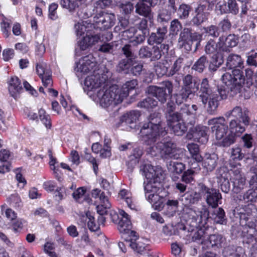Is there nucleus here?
<instances>
[{"label": "nucleus", "instance_id": "nucleus-1", "mask_svg": "<svg viewBox=\"0 0 257 257\" xmlns=\"http://www.w3.org/2000/svg\"><path fill=\"white\" fill-rule=\"evenodd\" d=\"M167 132L161 120L159 113H151L148 117V122L145 123L140 131L142 140L147 145L158 142L148 149V152L152 156L160 155L162 158H176L174 154L176 145L165 137Z\"/></svg>", "mask_w": 257, "mask_h": 257}, {"label": "nucleus", "instance_id": "nucleus-2", "mask_svg": "<svg viewBox=\"0 0 257 257\" xmlns=\"http://www.w3.org/2000/svg\"><path fill=\"white\" fill-rule=\"evenodd\" d=\"M165 113L168 126L176 136H182L186 132L187 127L184 121L191 125L195 124V120H189V117H194V113L190 111L188 104H183L176 111L175 104L173 101H169L166 104Z\"/></svg>", "mask_w": 257, "mask_h": 257}, {"label": "nucleus", "instance_id": "nucleus-3", "mask_svg": "<svg viewBox=\"0 0 257 257\" xmlns=\"http://www.w3.org/2000/svg\"><path fill=\"white\" fill-rule=\"evenodd\" d=\"M226 65L231 72H226L221 76V81L228 87L232 96L240 92L245 83L243 72L239 68H243V60L239 55L230 54L226 59Z\"/></svg>", "mask_w": 257, "mask_h": 257}, {"label": "nucleus", "instance_id": "nucleus-4", "mask_svg": "<svg viewBox=\"0 0 257 257\" xmlns=\"http://www.w3.org/2000/svg\"><path fill=\"white\" fill-rule=\"evenodd\" d=\"M209 215V211L206 207H203L200 210L198 211L190 210L187 222L190 226V231H194L192 236V239L194 241L204 237L205 234V225L207 224Z\"/></svg>", "mask_w": 257, "mask_h": 257}, {"label": "nucleus", "instance_id": "nucleus-5", "mask_svg": "<svg viewBox=\"0 0 257 257\" xmlns=\"http://www.w3.org/2000/svg\"><path fill=\"white\" fill-rule=\"evenodd\" d=\"M199 97L202 104L206 106L207 112L209 114H214L220 100L218 94L213 90L206 78H203L201 83Z\"/></svg>", "mask_w": 257, "mask_h": 257}, {"label": "nucleus", "instance_id": "nucleus-6", "mask_svg": "<svg viewBox=\"0 0 257 257\" xmlns=\"http://www.w3.org/2000/svg\"><path fill=\"white\" fill-rule=\"evenodd\" d=\"M120 90L117 85H114L109 87H103L97 92V96L100 105L107 108L120 103L123 98L119 93Z\"/></svg>", "mask_w": 257, "mask_h": 257}, {"label": "nucleus", "instance_id": "nucleus-7", "mask_svg": "<svg viewBox=\"0 0 257 257\" xmlns=\"http://www.w3.org/2000/svg\"><path fill=\"white\" fill-rule=\"evenodd\" d=\"M118 216L114 214L112 216L113 222L117 224V228L123 236L132 237L133 239H137L139 237L138 234L135 231L132 230V225L129 215L123 210L119 211Z\"/></svg>", "mask_w": 257, "mask_h": 257}, {"label": "nucleus", "instance_id": "nucleus-8", "mask_svg": "<svg viewBox=\"0 0 257 257\" xmlns=\"http://www.w3.org/2000/svg\"><path fill=\"white\" fill-rule=\"evenodd\" d=\"M160 180L148 181L144 186L146 198L152 203L156 209L160 210L163 207V199L158 194L160 189Z\"/></svg>", "mask_w": 257, "mask_h": 257}, {"label": "nucleus", "instance_id": "nucleus-9", "mask_svg": "<svg viewBox=\"0 0 257 257\" xmlns=\"http://www.w3.org/2000/svg\"><path fill=\"white\" fill-rule=\"evenodd\" d=\"M160 86H149L147 88L148 94L155 97L161 103L166 102L168 97L172 94L173 85L172 82L166 80L160 83Z\"/></svg>", "mask_w": 257, "mask_h": 257}, {"label": "nucleus", "instance_id": "nucleus-10", "mask_svg": "<svg viewBox=\"0 0 257 257\" xmlns=\"http://www.w3.org/2000/svg\"><path fill=\"white\" fill-rule=\"evenodd\" d=\"M115 22L114 14L101 11L94 16L92 25L95 29L105 30L112 27Z\"/></svg>", "mask_w": 257, "mask_h": 257}, {"label": "nucleus", "instance_id": "nucleus-11", "mask_svg": "<svg viewBox=\"0 0 257 257\" xmlns=\"http://www.w3.org/2000/svg\"><path fill=\"white\" fill-rule=\"evenodd\" d=\"M98 67L95 58L90 54L82 58L76 63L75 70L78 77H79L91 71L95 73L96 70H98Z\"/></svg>", "mask_w": 257, "mask_h": 257}, {"label": "nucleus", "instance_id": "nucleus-12", "mask_svg": "<svg viewBox=\"0 0 257 257\" xmlns=\"http://www.w3.org/2000/svg\"><path fill=\"white\" fill-rule=\"evenodd\" d=\"M200 193L205 197L207 204L213 208H216L221 203L222 196L219 190L210 188L204 184H199Z\"/></svg>", "mask_w": 257, "mask_h": 257}, {"label": "nucleus", "instance_id": "nucleus-13", "mask_svg": "<svg viewBox=\"0 0 257 257\" xmlns=\"http://www.w3.org/2000/svg\"><path fill=\"white\" fill-rule=\"evenodd\" d=\"M208 124L211 125V131L217 140L223 139L229 128L225 119L223 116L215 117L208 120Z\"/></svg>", "mask_w": 257, "mask_h": 257}, {"label": "nucleus", "instance_id": "nucleus-14", "mask_svg": "<svg viewBox=\"0 0 257 257\" xmlns=\"http://www.w3.org/2000/svg\"><path fill=\"white\" fill-rule=\"evenodd\" d=\"M249 113L247 108H242L240 106L236 105L232 109L227 111L225 113L224 116L227 118L232 117L234 118L233 119L241 120L242 123L244 125H248L250 122Z\"/></svg>", "mask_w": 257, "mask_h": 257}, {"label": "nucleus", "instance_id": "nucleus-15", "mask_svg": "<svg viewBox=\"0 0 257 257\" xmlns=\"http://www.w3.org/2000/svg\"><path fill=\"white\" fill-rule=\"evenodd\" d=\"M105 78L98 73L87 76L84 81L83 89L87 94L100 87L105 82Z\"/></svg>", "mask_w": 257, "mask_h": 257}, {"label": "nucleus", "instance_id": "nucleus-16", "mask_svg": "<svg viewBox=\"0 0 257 257\" xmlns=\"http://www.w3.org/2000/svg\"><path fill=\"white\" fill-rule=\"evenodd\" d=\"M36 71L45 87L52 86V72L49 66L44 62H40L36 66Z\"/></svg>", "mask_w": 257, "mask_h": 257}, {"label": "nucleus", "instance_id": "nucleus-17", "mask_svg": "<svg viewBox=\"0 0 257 257\" xmlns=\"http://www.w3.org/2000/svg\"><path fill=\"white\" fill-rule=\"evenodd\" d=\"M219 52H230L233 47L238 44V38L234 34H229L225 37L221 36L219 38Z\"/></svg>", "mask_w": 257, "mask_h": 257}, {"label": "nucleus", "instance_id": "nucleus-18", "mask_svg": "<svg viewBox=\"0 0 257 257\" xmlns=\"http://www.w3.org/2000/svg\"><path fill=\"white\" fill-rule=\"evenodd\" d=\"M142 174L145 176L149 181H159L162 176V170L159 168H155L152 165L145 164L141 168Z\"/></svg>", "mask_w": 257, "mask_h": 257}, {"label": "nucleus", "instance_id": "nucleus-19", "mask_svg": "<svg viewBox=\"0 0 257 257\" xmlns=\"http://www.w3.org/2000/svg\"><path fill=\"white\" fill-rule=\"evenodd\" d=\"M192 29L184 28L181 31L178 41V46L180 48L184 49L187 51L191 50V41L190 40Z\"/></svg>", "mask_w": 257, "mask_h": 257}, {"label": "nucleus", "instance_id": "nucleus-20", "mask_svg": "<svg viewBox=\"0 0 257 257\" xmlns=\"http://www.w3.org/2000/svg\"><path fill=\"white\" fill-rule=\"evenodd\" d=\"M202 167L208 172L213 171L217 165L218 157L215 153H206L202 157Z\"/></svg>", "mask_w": 257, "mask_h": 257}, {"label": "nucleus", "instance_id": "nucleus-21", "mask_svg": "<svg viewBox=\"0 0 257 257\" xmlns=\"http://www.w3.org/2000/svg\"><path fill=\"white\" fill-rule=\"evenodd\" d=\"M135 12L144 18H148L150 21L153 19L154 13L152 12V7L142 1H139L135 6Z\"/></svg>", "mask_w": 257, "mask_h": 257}, {"label": "nucleus", "instance_id": "nucleus-22", "mask_svg": "<svg viewBox=\"0 0 257 257\" xmlns=\"http://www.w3.org/2000/svg\"><path fill=\"white\" fill-rule=\"evenodd\" d=\"M193 94H194V93L191 90L182 86L181 89L177 93L172 95L173 100L171 101H173L175 105H179L182 104L184 102L186 101L189 96Z\"/></svg>", "mask_w": 257, "mask_h": 257}, {"label": "nucleus", "instance_id": "nucleus-23", "mask_svg": "<svg viewBox=\"0 0 257 257\" xmlns=\"http://www.w3.org/2000/svg\"><path fill=\"white\" fill-rule=\"evenodd\" d=\"M201 196L200 193L191 191L184 193L181 198V201L184 205L195 204L201 200Z\"/></svg>", "mask_w": 257, "mask_h": 257}, {"label": "nucleus", "instance_id": "nucleus-24", "mask_svg": "<svg viewBox=\"0 0 257 257\" xmlns=\"http://www.w3.org/2000/svg\"><path fill=\"white\" fill-rule=\"evenodd\" d=\"M99 39L100 36L98 35L90 36L87 34L78 42V45L81 50H86L97 43Z\"/></svg>", "mask_w": 257, "mask_h": 257}, {"label": "nucleus", "instance_id": "nucleus-25", "mask_svg": "<svg viewBox=\"0 0 257 257\" xmlns=\"http://www.w3.org/2000/svg\"><path fill=\"white\" fill-rule=\"evenodd\" d=\"M245 126L242 123L241 120L232 119L229 123L228 128L230 133L239 137L245 131Z\"/></svg>", "mask_w": 257, "mask_h": 257}, {"label": "nucleus", "instance_id": "nucleus-26", "mask_svg": "<svg viewBox=\"0 0 257 257\" xmlns=\"http://www.w3.org/2000/svg\"><path fill=\"white\" fill-rule=\"evenodd\" d=\"M167 33V26L159 27L157 28L156 33H152L149 39L151 42L161 44L166 37Z\"/></svg>", "mask_w": 257, "mask_h": 257}, {"label": "nucleus", "instance_id": "nucleus-27", "mask_svg": "<svg viewBox=\"0 0 257 257\" xmlns=\"http://www.w3.org/2000/svg\"><path fill=\"white\" fill-rule=\"evenodd\" d=\"M167 167L169 172L172 173V176L182 174L185 169V165L183 163L173 161H170L167 164ZM172 178L175 181L178 179V177L172 176Z\"/></svg>", "mask_w": 257, "mask_h": 257}, {"label": "nucleus", "instance_id": "nucleus-28", "mask_svg": "<svg viewBox=\"0 0 257 257\" xmlns=\"http://www.w3.org/2000/svg\"><path fill=\"white\" fill-rule=\"evenodd\" d=\"M217 179L221 191L225 193H228L230 190V175L228 172L223 170L222 173L217 177Z\"/></svg>", "mask_w": 257, "mask_h": 257}, {"label": "nucleus", "instance_id": "nucleus-29", "mask_svg": "<svg viewBox=\"0 0 257 257\" xmlns=\"http://www.w3.org/2000/svg\"><path fill=\"white\" fill-rule=\"evenodd\" d=\"M183 87L195 93L198 89L199 83L197 79L194 78L191 75L187 74L182 79Z\"/></svg>", "mask_w": 257, "mask_h": 257}, {"label": "nucleus", "instance_id": "nucleus-30", "mask_svg": "<svg viewBox=\"0 0 257 257\" xmlns=\"http://www.w3.org/2000/svg\"><path fill=\"white\" fill-rule=\"evenodd\" d=\"M223 253L225 257H245L244 249L240 246L229 245L224 248Z\"/></svg>", "mask_w": 257, "mask_h": 257}, {"label": "nucleus", "instance_id": "nucleus-31", "mask_svg": "<svg viewBox=\"0 0 257 257\" xmlns=\"http://www.w3.org/2000/svg\"><path fill=\"white\" fill-rule=\"evenodd\" d=\"M246 80L243 85L249 87L253 85V92L255 97L257 98V73L253 75V71L250 69L245 70Z\"/></svg>", "mask_w": 257, "mask_h": 257}, {"label": "nucleus", "instance_id": "nucleus-32", "mask_svg": "<svg viewBox=\"0 0 257 257\" xmlns=\"http://www.w3.org/2000/svg\"><path fill=\"white\" fill-rule=\"evenodd\" d=\"M9 91L11 95L16 98L17 94L22 90V86L19 79L16 76L12 77L9 82Z\"/></svg>", "mask_w": 257, "mask_h": 257}, {"label": "nucleus", "instance_id": "nucleus-33", "mask_svg": "<svg viewBox=\"0 0 257 257\" xmlns=\"http://www.w3.org/2000/svg\"><path fill=\"white\" fill-rule=\"evenodd\" d=\"M210 218L217 224H223L226 221L225 212L222 208H214L210 213Z\"/></svg>", "mask_w": 257, "mask_h": 257}, {"label": "nucleus", "instance_id": "nucleus-34", "mask_svg": "<svg viewBox=\"0 0 257 257\" xmlns=\"http://www.w3.org/2000/svg\"><path fill=\"white\" fill-rule=\"evenodd\" d=\"M208 128L206 126L197 125L193 131V135L198 142H204L207 140V132Z\"/></svg>", "mask_w": 257, "mask_h": 257}, {"label": "nucleus", "instance_id": "nucleus-35", "mask_svg": "<svg viewBox=\"0 0 257 257\" xmlns=\"http://www.w3.org/2000/svg\"><path fill=\"white\" fill-rule=\"evenodd\" d=\"M192 11V8L191 5L182 3L179 5L176 13L179 19L185 20L188 19Z\"/></svg>", "mask_w": 257, "mask_h": 257}, {"label": "nucleus", "instance_id": "nucleus-36", "mask_svg": "<svg viewBox=\"0 0 257 257\" xmlns=\"http://www.w3.org/2000/svg\"><path fill=\"white\" fill-rule=\"evenodd\" d=\"M130 240L126 241V244L130 246L136 252L142 254L145 250L146 246L145 243L140 240L136 241L137 239H133L132 237H129Z\"/></svg>", "mask_w": 257, "mask_h": 257}, {"label": "nucleus", "instance_id": "nucleus-37", "mask_svg": "<svg viewBox=\"0 0 257 257\" xmlns=\"http://www.w3.org/2000/svg\"><path fill=\"white\" fill-rule=\"evenodd\" d=\"M241 217L246 218H253L255 220L257 217V208L251 204L245 205L242 208V211L240 212Z\"/></svg>", "mask_w": 257, "mask_h": 257}, {"label": "nucleus", "instance_id": "nucleus-38", "mask_svg": "<svg viewBox=\"0 0 257 257\" xmlns=\"http://www.w3.org/2000/svg\"><path fill=\"white\" fill-rule=\"evenodd\" d=\"M100 200L101 201V205L97 206V212L99 215H103L107 213V209L110 208L111 204L104 192L101 193Z\"/></svg>", "mask_w": 257, "mask_h": 257}, {"label": "nucleus", "instance_id": "nucleus-39", "mask_svg": "<svg viewBox=\"0 0 257 257\" xmlns=\"http://www.w3.org/2000/svg\"><path fill=\"white\" fill-rule=\"evenodd\" d=\"M187 148L192 158L197 162H201L203 158L199 154V147L197 144L190 143L187 145Z\"/></svg>", "mask_w": 257, "mask_h": 257}, {"label": "nucleus", "instance_id": "nucleus-40", "mask_svg": "<svg viewBox=\"0 0 257 257\" xmlns=\"http://www.w3.org/2000/svg\"><path fill=\"white\" fill-rule=\"evenodd\" d=\"M83 0H61L60 5L70 12H73L82 3Z\"/></svg>", "mask_w": 257, "mask_h": 257}, {"label": "nucleus", "instance_id": "nucleus-41", "mask_svg": "<svg viewBox=\"0 0 257 257\" xmlns=\"http://www.w3.org/2000/svg\"><path fill=\"white\" fill-rule=\"evenodd\" d=\"M209 240L212 247H221L224 244L225 238L219 234H214L210 235Z\"/></svg>", "mask_w": 257, "mask_h": 257}, {"label": "nucleus", "instance_id": "nucleus-42", "mask_svg": "<svg viewBox=\"0 0 257 257\" xmlns=\"http://www.w3.org/2000/svg\"><path fill=\"white\" fill-rule=\"evenodd\" d=\"M138 82L137 80L133 79L131 81L126 82L122 87L119 89L121 95L124 99L128 95L129 91L134 89L137 85Z\"/></svg>", "mask_w": 257, "mask_h": 257}, {"label": "nucleus", "instance_id": "nucleus-43", "mask_svg": "<svg viewBox=\"0 0 257 257\" xmlns=\"http://www.w3.org/2000/svg\"><path fill=\"white\" fill-rule=\"evenodd\" d=\"M170 67L169 62L166 60L162 63H159L155 66V71L158 76H162L166 75L168 76V69Z\"/></svg>", "mask_w": 257, "mask_h": 257}, {"label": "nucleus", "instance_id": "nucleus-44", "mask_svg": "<svg viewBox=\"0 0 257 257\" xmlns=\"http://www.w3.org/2000/svg\"><path fill=\"white\" fill-rule=\"evenodd\" d=\"M207 57L203 55L200 57L192 66V69L198 72H202L208 64Z\"/></svg>", "mask_w": 257, "mask_h": 257}, {"label": "nucleus", "instance_id": "nucleus-45", "mask_svg": "<svg viewBox=\"0 0 257 257\" xmlns=\"http://www.w3.org/2000/svg\"><path fill=\"white\" fill-rule=\"evenodd\" d=\"M240 143L243 150L251 149L254 144L252 136L249 134H244L241 137Z\"/></svg>", "mask_w": 257, "mask_h": 257}, {"label": "nucleus", "instance_id": "nucleus-46", "mask_svg": "<svg viewBox=\"0 0 257 257\" xmlns=\"http://www.w3.org/2000/svg\"><path fill=\"white\" fill-rule=\"evenodd\" d=\"M242 152L241 148L236 147L231 149L230 157L234 161H240L243 158L246 160V152L243 150Z\"/></svg>", "mask_w": 257, "mask_h": 257}, {"label": "nucleus", "instance_id": "nucleus-47", "mask_svg": "<svg viewBox=\"0 0 257 257\" xmlns=\"http://www.w3.org/2000/svg\"><path fill=\"white\" fill-rule=\"evenodd\" d=\"M219 39L216 42L213 39H210L208 40L205 46V52L207 54H213L219 51Z\"/></svg>", "mask_w": 257, "mask_h": 257}, {"label": "nucleus", "instance_id": "nucleus-48", "mask_svg": "<svg viewBox=\"0 0 257 257\" xmlns=\"http://www.w3.org/2000/svg\"><path fill=\"white\" fill-rule=\"evenodd\" d=\"M158 105V101L152 97H148L138 102V106L145 109L153 108Z\"/></svg>", "mask_w": 257, "mask_h": 257}, {"label": "nucleus", "instance_id": "nucleus-49", "mask_svg": "<svg viewBox=\"0 0 257 257\" xmlns=\"http://www.w3.org/2000/svg\"><path fill=\"white\" fill-rule=\"evenodd\" d=\"M257 199V188H251L246 191L242 196V200L246 202H254Z\"/></svg>", "mask_w": 257, "mask_h": 257}, {"label": "nucleus", "instance_id": "nucleus-50", "mask_svg": "<svg viewBox=\"0 0 257 257\" xmlns=\"http://www.w3.org/2000/svg\"><path fill=\"white\" fill-rule=\"evenodd\" d=\"M227 14H231L233 15H236L239 13V6L236 0H227L225 2Z\"/></svg>", "mask_w": 257, "mask_h": 257}, {"label": "nucleus", "instance_id": "nucleus-51", "mask_svg": "<svg viewBox=\"0 0 257 257\" xmlns=\"http://www.w3.org/2000/svg\"><path fill=\"white\" fill-rule=\"evenodd\" d=\"M208 19V16L201 14H196L192 18L189 23H186L185 26L193 25L199 26L205 22Z\"/></svg>", "mask_w": 257, "mask_h": 257}, {"label": "nucleus", "instance_id": "nucleus-52", "mask_svg": "<svg viewBox=\"0 0 257 257\" xmlns=\"http://www.w3.org/2000/svg\"><path fill=\"white\" fill-rule=\"evenodd\" d=\"M26 224L27 221L26 220L23 218H16L12 221L11 225L14 232L19 233Z\"/></svg>", "mask_w": 257, "mask_h": 257}, {"label": "nucleus", "instance_id": "nucleus-53", "mask_svg": "<svg viewBox=\"0 0 257 257\" xmlns=\"http://www.w3.org/2000/svg\"><path fill=\"white\" fill-rule=\"evenodd\" d=\"M233 192L236 194L240 192L246 187L245 179L242 177L236 178L233 182Z\"/></svg>", "mask_w": 257, "mask_h": 257}, {"label": "nucleus", "instance_id": "nucleus-54", "mask_svg": "<svg viewBox=\"0 0 257 257\" xmlns=\"http://www.w3.org/2000/svg\"><path fill=\"white\" fill-rule=\"evenodd\" d=\"M93 25L91 24L87 23L86 22H82L81 23H78L75 25V29L77 35L82 36L84 34L85 32L88 33V28Z\"/></svg>", "mask_w": 257, "mask_h": 257}, {"label": "nucleus", "instance_id": "nucleus-55", "mask_svg": "<svg viewBox=\"0 0 257 257\" xmlns=\"http://www.w3.org/2000/svg\"><path fill=\"white\" fill-rule=\"evenodd\" d=\"M203 29L206 34L208 36L214 38L219 36L220 29L216 25H211L207 27L203 28Z\"/></svg>", "mask_w": 257, "mask_h": 257}, {"label": "nucleus", "instance_id": "nucleus-56", "mask_svg": "<svg viewBox=\"0 0 257 257\" xmlns=\"http://www.w3.org/2000/svg\"><path fill=\"white\" fill-rule=\"evenodd\" d=\"M140 116V112L138 110H132L124 115L125 122L127 124H131L136 123Z\"/></svg>", "mask_w": 257, "mask_h": 257}, {"label": "nucleus", "instance_id": "nucleus-57", "mask_svg": "<svg viewBox=\"0 0 257 257\" xmlns=\"http://www.w3.org/2000/svg\"><path fill=\"white\" fill-rule=\"evenodd\" d=\"M183 60V59L182 58H179L175 61L172 66L170 67L168 69V77L173 76L180 71L182 66Z\"/></svg>", "mask_w": 257, "mask_h": 257}, {"label": "nucleus", "instance_id": "nucleus-58", "mask_svg": "<svg viewBox=\"0 0 257 257\" xmlns=\"http://www.w3.org/2000/svg\"><path fill=\"white\" fill-rule=\"evenodd\" d=\"M137 28L141 31L144 35H149V28L148 27V21L146 18L140 20V22L136 25Z\"/></svg>", "mask_w": 257, "mask_h": 257}, {"label": "nucleus", "instance_id": "nucleus-59", "mask_svg": "<svg viewBox=\"0 0 257 257\" xmlns=\"http://www.w3.org/2000/svg\"><path fill=\"white\" fill-rule=\"evenodd\" d=\"M132 60L130 59H121L117 66V70L118 72H127L132 65Z\"/></svg>", "mask_w": 257, "mask_h": 257}, {"label": "nucleus", "instance_id": "nucleus-60", "mask_svg": "<svg viewBox=\"0 0 257 257\" xmlns=\"http://www.w3.org/2000/svg\"><path fill=\"white\" fill-rule=\"evenodd\" d=\"M39 117L47 128H51V123L50 116L49 115L46 114V111L44 109L41 108L39 110Z\"/></svg>", "mask_w": 257, "mask_h": 257}, {"label": "nucleus", "instance_id": "nucleus-61", "mask_svg": "<svg viewBox=\"0 0 257 257\" xmlns=\"http://www.w3.org/2000/svg\"><path fill=\"white\" fill-rule=\"evenodd\" d=\"M86 215L87 218L88 219L87 222V226L88 228L91 231H97L99 228V224H97V223L95 222L94 216L91 215V213L90 212H86Z\"/></svg>", "mask_w": 257, "mask_h": 257}, {"label": "nucleus", "instance_id": "nucleus-62", "mask_svg": "<svg viewBox=\"0 0 257 257\" xmlns=\"http://www.w3.org/2000/svg\"><path fill=\"white\" fill-rule=\"evenodd\" d=\"M236 136L230 133L222 139V141L220 143V145L223 147H228L235 143L236 142Z\"/></svg>", "mask_w": 257, "mask_h": 257}, {"label": "nucleus", "instance_id": "nucleus-63", "mask_svg": "<svg viewBox=\"0 0 257 257\" xmlns=\"http://www.w3.org/2000/svg\"><path fill=\"white\" fill-rule=\"evenodd\" d=\"M195 173V171L192 169H188L184 172L181 178L182 181L186 184L191 183L193 180Z\"/></svg>", "mask_w": 257, "mask_h": 257}, {"label": "nucleus", "instance_id": "nucleus-64", "mask_svg": "<svg viewBox=\"0 0 257 257\" xmlns=\"http://www.w3.org/2000/svg\"><path fill=\"white\" fill-rule=\"evenodd\" d=\"M246 63L248 66L257 67V53L251 50L250 53L247 57Z\"/></svg>", "mask_w": 257, "mask_h": 257}]
</instances>
